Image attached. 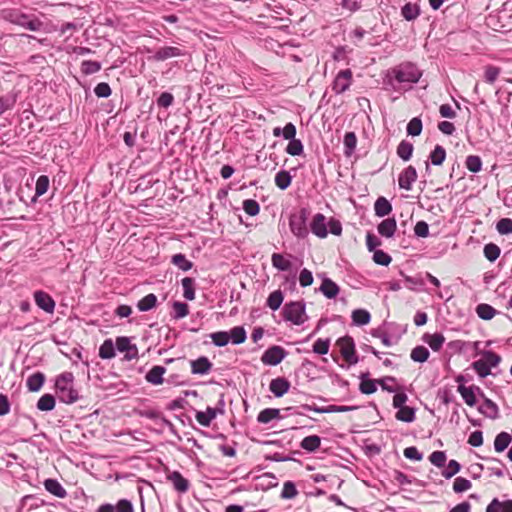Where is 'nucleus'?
Masks as SVG:
<instances>
[{"instance_id":"obj_5","label":"nucleus","mask_w":512,"mask_h":512,"mask_svg":"<svg viewBox=\"0 0 512 512\" xmlns=\"http://www.w3.org/2000/svg\"><path fill=\"white\" fill-rule=\"evenodd\" d=\"M287 356V351L278 345L269 347L262 355L261 361L265 365L276 366Z\"/></svg>"},{"instance_id":"obj_41","label":"nucleus","mask_w":512,"mask_h":512,"mask_svg":"<svg viewBox=\"0 0 512 512\" xmlns=\"http://www.w3.org/2000/svg\"><path fill=\"white\" fill-rule=\"evenodd\" d=\"M284 296L281 290H275L267 298L266 305L273 311L280 308L283 302Z\"/></svg>"},{"instance_id":"obj_35","label":"nucleus","mask_w":512,"mask_h":512,"mask_svg":"<svg viewBox=\"0 0 512 512\" xmlns=\"http://www.w3.org/2000/svg\"><path fill=\"white\" fill-rule=\"evenodd\" d=\"M183 287V297L186 300L192 301L195 299V280L190 277H185L181 281Z\"/></svg>"},{"instance_id":"obj_19","label":"nucleus","mask_w":512,"mask_h":512,"mask_svg":"<svg viewBox=\"0 0 512 512\" xmlns=\"http://www.w3.org/2000/svg\"><path fill=\"white\" fill-rule=\"evenodd\" d=\"M44 487L49 493L58 498H65L67 495V492L64 489V487L56 479H46L44 481Z\"/></svg>"},{"instance_id":"obj_29","label":"nucleus","mask_w":512,"mask_h":512,"mask_svg":"<svg viewBox=\"0 0 512 512\" xmlns=\"http://www.w3.org/2000/svg\"><path fill=\"white\" fill-rule=\"evenodd\" d=\"M115 349L112 339H105L99 347V357L102 359H112L116 354Z\"/></svg>"},{"instance_id":"obj_44","label":"nucleus","mask_w":512,"mask_h":512,"mask_svg":"<svg viewBox=\"0 0 512 512\" xmlns=\"http://www.w3.org/2000/svg\"><path fill=\"white\" fill-rule=\"evenodd\" d=\"M73 381H74V375L72 372L61 373L56 378V382H55L56 390L59 391L63 387L73 386Z\"/></svg>"},{"instance_id":"obj_58","label":"nucleus","mask_w":512,"mask_h":512,"mask_svg":"<svg viewBox=\"0 0 512 512\" xmlns=\"http://www.w3.org/2000/svg\"><path fill=\"white\" fill-rule=\"evenodd\" d=\"M174 310V319H182L189 314V307L186 303L175 301L172 304Z\"/></svg>"},{"instance_id":"obj_61","label":"nucleus","mask_w":512,"mask_h":512,"mask_svg":"<svg viewBox=\"0 0 512 512\" xmlns=\"http://www.w3.org/2000/svg\"><path fill=\"white\" fill-rule=\"evenodd\" d=\"M496 229L499 234L507 235L512 233V219L502 218L496 224Z\"/></svg>"},{"instance_id":"obj_13","label":"nucleus","mask_w":512,"mask_h":512,"mask_svg":"<svg viewBox=\"0 0 512 512\" xmlns=\"http://www.w3.org/2000/svg\"><path fill=\"white\" fill-rule=\"evenodd\" d=\"M483 403L478 407V411L486 418L495 420L499 418V408L491 399L484 397Z\"/></svg>"},{"instance_id":"obj_23","label":"nucleus","mask_w":512,"mask_h":512,"mask_svg":"<svg viewBox=\"0 0 512 512\" xmlns=\"http://www.w3.org/2000/svg\"><path fill=\"white\" fill-rule=\"evenodd\" d=\"M423 340L425 343H427L429 345V347L433 351H439L445 342V337L441 333H434V334L426 333L423 336Z\"/></svg>"},{"instance_id":"obj_15","label":"nucleus","mask_w":512,"mask_h":512,"mask_svg":"<svg viewBox=\"0 0 512 512\" xmlns=\"http://www.w3.org/2000/svg\"><path fill=\"white\" fill-rule=\"evenodd\" d=\"M211 369H212V363L205 356H201L198 359L191 361L192 374L205 375V374H208Z\"/></svg>"},{"instance_id":"obj_2","label":"nucleus","mask_w":512,"mask_h":512,"mask_svg":"<svg viewBox=\"0 0 512 512\" xmlns=\"http://www.w3.org/2000/svg\"><path fill=\"white\" fill-rule=\"evenodd\" d=\"M282 315L285 321L294 325H301L307 319L306 305L304 301H291L284 305Z\"/></svg>"},{"instance_id":"obj_36","label":"nucleus","mask_w":512,"mask_h":512,"mask_svg":"<svg viewBox=\"0 0 512 512\" xmlns=\"http://www.w3.org/2000/svg\"><path fill=\"white\" fill-rule=\"evenodd\" d=\"M414 146L407 140H402L397 147V155L404 161L410 160Z\"/></svg>"},{"instance_id":"obj_56","label":"nucleus","mask_w":512,"mask_h":512,"mask_svg":"<svg viewBox=\"0 0 512 512\" xmlns=\"http://www.w3.org/2000/svg\"><path fill=\"white\" fill-rule=\"evenodd\" d=\"M481 359L486 363V365H488L490 369L492 367H496L501 361V357L490 350L483 351Z\"/></svg>"},{"instance_id":"obj_39","label":"nucleus","mask_w":512,"mask_h":512,"mask_svg":"<svg viewBox=\"0 0 512 512\" xmlns=\"http://www.w3.org/2000/svg\"><path fill=\"white\" fill-rule=\"evenodd\" d=\"M156 304H157L156 295L153 293H150L138 301L137 308L141 312H146V311L153 309L156 306Z\"/></svg>"},{"instance_id":"obj_22","label":"nucleus","mask_w":512,"mask_h":512,"mask_svg":"<svg viewBox=\"0 0 512 512\" xmlns=\"http://www.w3.org/2000/svg\"><path fill=\"white\" fill-rule=\"evenodd\" d=\"M216 416L217 408L207 407L206 411H197L196 420L200 425L208 427Z\"/></svg>"},{"instance_id":"obj_34","label":"nucleus","mask_w":512,"mask_h":512,"mask_svg":"<svg viewBox=\"0 0 512 512\" xmlns=\"http://www.w3.org/2000/svg\"><path fill=\"white\" fill-rule=\"evenodd\" d=\"M280 418V410L277 408H265L257 416L259 423L267 424L271 420Z\"/></svg>"},{"instance_id":"obj_55","label":"nucleus","mask_w":512,"mask_h":512,"mask_svg":"<svg viewBox=\"0 0 512 512\" xmlns=\"http://www.w3.org/2000/svg\"><path fill=\"white\" fill-rule=\"evenodd\" d=\"M422 121L419 117L412 118L407 124V134L410 136H419L422 132Z\"/></svg>"},{"instance_id":"obj_6","label":"nucleus","mask_w":512,"mask_h":512,"mask_svg":"<svg viewBox=\"0 0 512 512\" xmlns=\"http://www.w3.org/2000/svg\"><path fill=\"white\" fill-rule=\"evenodd\" d=\"M337 344L340 346L341 355L351 365L358 362V357L355 354V344L350 336H345L338 339Z\"/></svg>"},{"instance_id":"obj_60","label":"nucleus","mask_w":512,"mask_h":512,"mask_svg":"<svg viewBox=\"0 0 512 512\" xmlns=\"http://www.w3.org/2000/svg\"><path fill=\"white\" fill-rule=\"evenodd\" d=\"M48 187H49L48 176H46V175L39 176L36 181L35 196L38 197V196L45 194L48 190Z\"/></svg>"},{"instance_id":"obj_30","label":"nucleus","mask_w":512,"mask_h":512,"mask_svg":"<svg viewBox=\"0 0 512 512\" xmlns=\"http://www.w3.org/2000/svg\"><path fill=\"white\" fill-rule=\"evenodd\" d=\"M344 155L350 157L357 145V136L354 132H347L343 139Z\"/></svg>"},{"instance_id":"obj_17","label":"nucleus","mask_w":512,"mask_h":512,"mask_svg":"<svg viewBox=\"0 0 512 512\" xmlns=\"http://www.w3.org/2000/svg\"><path fill=\"white\" fill-rule=\"evenodd\" d=\"M165 372V367L159 365L153 366L145 375V379L150 384L160 385L163 383V375Z\"/></svg>"},{"instance_id":"obj_3","label":"nucleus","mask_w":512,"mask_h":512,"mask_svg":"<svg viewBox=\"0 0 512 512\" xmlns=\"http://www.w3.org/2000/svg\"><path fill=\"white\" fill-rule=\"evenodd\" d=\"M389 74H393L398 83H417L422 75L417 66L411 62L400 64L393 68Z\"/></svg>"},{"instance_id":"obj_28","label":"nucleus","mask_w":512,"mask_h":512,"mask_svg":"<svg viewBox=\"0 0 512 512\" xmlns=\"http://www.w3.org/2000/svg\"><path fill=\"white\" fill-rule=\"evenodd\" d=\"M271 262L274 268L279 271H289L292 268V263L290 260L286 259L280 253H274L271 256Z\"/></svg>"},{"instance_id":"obj_59","label":"nucleus","mask_w":512,"mask_h":512,"mask_svg":"<svg viewBox=\"0 0 512 512\" xmlns=\"http://www.w3.org/2000/svg\"><path fill=\"white\" fill-rule=\"evenodd\" d=\"M330 347V339L319 338L313 344V352L319 355H325L328 353Z\"/></svg>"},{"instance_id":"obj_57","label":"nucleus","mask_w":512,"mask_h":512,"mask_svg":"<svg viewBox=\"0 0 512 512\" xmlns=\"http://www.w3.org/2000/svg\"><path fill=\"white\" fill-rule=\"evenodd\" d=\"M297 494L298 490L292 481L284 482L283 489L280 495L282 499H293L297 496Z\"/></svg>"},{"instance_id":"obj_37","label":"nucleus","mask_w":512,"mask_h":512,"mask_svg":"<svg viewBox=\"0 0 512 512\" xmlns=\"http://www.w3.org/2000/svg\"><path fill=\"white\" fill-rule=\"evenodd\" d=\"M352 321L358 326L367 325L371 321V315L365 309H356L352 312Z\"/></svg>"},{"instance_id":"obj_50","label":"nucleus","mask_w":512,"mask_h":512,"mask_svg":"<svg viewBox=\"0 0 512 512\" xmlns=\"http://www.w3.org/2000/svg\"><path fill=\"white\" fill-rule=\"evenodd\" d=\"M466 168L472 173H478L482 169V160L477 155H469L465 160Z\"/></svg>"},{"instance_id":"obj_54","label":"nucleus","mask_w":512,"mask_h":512,"mask_svg":"<svg viewBox=\"0 0 512 512\" xmlns=\"http://www.w3.org/2000/svg\"><path fill=\"white\" fill-rule=\"evenodd\" d=\"M210 338L215 346H226L230 341L229 333L226 331H218L210 334Z\"/></svg>"},{"instance_id":"obj_40","label":"nucleus","mask_w":512,"mask_h":512,"mask_svg":"<svg viewBox=\"0 0 512 512\" xmlns=\"http://www.w3.org/2000/svg\"><path fill=\"white\" fill-rule=\"evenodd\" d=\"M512 438L507 432L499 433L494 440V449L496 452H503L511 443Z\"/></svg>"},{"instance_id":"obj_11","label":"nucleus","mask_w":512,"mask_h":512,"mask_svg":"<svg viewBox=\"0 0 512 512\" xmlns=\"http://www.w3.org/2000/svg\"><path fill=\"white\" fill-rule=\"evenodd\" d=\"M182 55H184V53L180 48L174 46H165L159 48L152 56V59L154 61H165L167 59L179 57Z\"/></svg>"},{"instance_id":"obj_31","label":"nucleus","mask_w":512,"mask_h":512,"mask_svg":"<svg viewBox=\"0 0 512 512\" xmlns=\"http://www.w3.org/2000/svg\"><path fill=\"white\" fill-rule=\"evenodd\" d=\"M321 444V438L318 435H310L302 439L300 447L308 452H315Z\"/></svg>"},{"instance_id":"obj_10","label":"nucleus","mask_w":512,"mask_h":512,"mask_svg":"<svg viewBox=\"0 0 512 512\" xmlns=\"http://www.w3.org/2000/svg\"><path fill=\"white\" fill-rule=\"evenodd\" d=\"M166 479L173 485V488L179 493H186L189 490V481L178 471L170 472Z\"/></svg>"},{"instance_id":"obj_18","label":"nucleus","mask_w":512,"mask_h":512,"mask_svg":"<svg viewBox=\"0 0 512 512\" xmlns=\"http://www.w3.org/2000/svg\"><path fill=\"white\" fill-rule=\"evenodd\" d=\"M485 512H512V499L500 501L498 498H493Z\"/></svg>"},{"instance_id":"obj_62","label":"nucleus","mask_w":512,"mask_h":512,"mask_svg":"<svg viewBox=\"0 0 512 512\" xmlns=\"http://www.w3.org/2000/svg\"><path fill=\"white\" fill-rule=\"evenodd\" d=\"M461 469V465L456 460H450L446 469L442 471V475L446 479L452 478L456 475Z\"/></svg>"},{"instance_id":"obj_49","label":"nucleus","mask_w":512,"mask_h":512,"mask_svg":"<svg viewBox=\"0 0 512 512\" xmlns=\"http://www.w3.org/2000/svg\"><path fill=\"white\" fill-rule=\"evenodd\" d=\"M483 253L488 261L494 262L500 256L501 250L498 245L494 243H488L484 246Z\"/></svg>"},{"instance_id":"obj_43","label":"nucleus","mask_w":512,"mask_h":512,"mask_svg":"<svg viewBox=\"0 0 512 512\" xmlns=\"http://www.w3.org/2000/svg\"><path fill=\"white\" fill-rule=\"evenodd\" d=\"M54 407H55V398L51 394L42 395L37 402V408L40 411L48 412V411L53 410Z\"/></svg>"},{"instance_id":"obj_27","label":"nucleus","mask_w":512,"mask_h":512,"mask_svg":"<svg viewBox=\"0 0 512 512\" xmlns=\"http://www.w3.org/2000/svg\"><path fill=\"white\" fill-rule=\"evenodd\" d=\"M475 311L477 316L485 321L491 320L497 314V310L486 303L478 304Z\"/></svg>"},{"instance_id":"obj_12","label":"nucleus","mask_w":512,"mask_h":512,"mask_svg":"<svg viewBox=\"0 0 512 512\" xmlns=\"http://www.w3.org/2000/svg\"><path fill=\"white\" fill-rule=\"evenodd\" d=\"M290 386V382L286 378L277 377L271 380L269 389L275 397L279 398L289 391Z\"/></svg>"},{"instance_id":"obj_45","label":"nucleus","mask_w":512,"mask_h":512,"mask_svg":"<svg viewBox=\"0 0 512 512\" xmlns=\"http://www.w3.org/2000/svg\"><path fill=\"white\" fill-rule=\"evenodd\" d=\"M429 350L424 346H416L412 349L410 357L414 362L423 363L429 358Z\"/></svg>"},{"instance_id":"obj_64","label":"nucleus","mask_w":512,"mask_h":512,"mask_svg":"<svg viewBox=\"0 0 512 512\" xmlns=\"http://www.w3.org/2000/svg\"><path fill=\"white\" fill-rule=\"evenodd\" d=\"M472 486L471 482L463 477H457L454 480L453 483V491L455 493H462L464 491H467Z\"/></svg>"},{"instance_id":"obj_52","label":"nucleus","mask_w":512,"mask_h":512,"mask_svg":"<svg viewBox=\"0 0 512 512\" xmlns=\"http://www.w3.org/2000/svg\"><path fill=\"white\" fill-rule=\"evenodd\" d=\"M101 70V63L98 61L85 60L81 63V72L85 75H91Z\"/></svg>"},{"instance_id":"obj_38","label":"nucleus","mask_w":512,"mask_h":512,"mask_svg":"<svg viewBox=\"0 0 512 512\" xmlns=\"http://www.w3.org/2000/svg\"><path fill=\"white\" fill-rule=\"evenodd\" d=\"M292 182V176L289 171L281 170L275 176V184L280 190H286Z\"/></svg>"},{"instance_id":"obj_47","label":"nucleus","mask_w":512,"mask_h":512,"mask_svg":"<svg viewBox=\"0 0 512 512\" xmlns=\"http://www.w3.org/2000/svg\"><path fill=\"white\" fill-rule=\"evenodd\" d=\"M446 158V151L441 145H436L434 150L431 151L429 159L435 166H440Z\"/></svg>"},{"instance_id":"obj_48","label":"nucleus","mask_w":512,"mask_h":512,"mask_svg":"<svg viewBox=\"0 0 512 512\" xmlns=\"http://www.w3.org/2000/svg\"><path fill=\"white\" fill-rule=\"evenodd\" d=\"M419 7L415 4L407 3L401 9V14L407 21L415 20L419 16Z\"/></svg>"},{"instance_id":"obj_14","label":"nucleus","mask_w":512,"mask_h":512,"mask_svg":"<svg viewBox=\"0 0 512 512\" xmlns=\"http://www.w3.org/2000/svg\"><path fill=\"white\" fill-rule=\"evenodd\" d=\"M325 216L321 213H317L311 222V231L314 235L319 238H325L328 234Z\"/></svg>"},{"instance_id":"obj_7","label":"nucleus","mask_w":512,"mask_h":512,"mask_svg":"<svg viewBox=\"0 0 512 512\" xmlns=\"http://www.w3.org/2000/svg\"><path fill=\"white\" fill-rule=\"evenodd\" d=\"M352 83V71L350 69L341 70L335 77L332 90L336 94H342L349 89Z\"/></svg>"},{"instance_id":"obj_21","label":"nucleus","mask_w":512,"mask_h":512,"mask_svg":"<svg viewBox=\"0 0 512 512\" xmlns=\"http://www.w3.org/2000/svg\"><path fill=\"white\" fill-rule=\"evenodd\" d=\"M319 290L323 293V295L328 299H333L339 293V286L332 281L330 278H325L322 281V284Z\"/></svg>"},{"instance_id":"obj_63","label":"nucleus","mask_w":512,"mask_h":512,"mask_svg":"<svg viewBox=\"0 0 512 512\" xmlns=\"http://www.w3.org/2000/svg\"><path fill=\"white\" fill-rule=\"evenodd\" d=\"M373 260L378 265L388 266L391 263L392 258L383 250H375L373 254Z\"/></svg>"},{"instance_id":"obj_9","label":"nucleus","mask_w":512,"mask_h":512,"mask_svg":"<svg viewBox=\"0 0 512 512\" xmlns=\"http://www.w3.org/2000/svg\"><path fill=\"white\" fill-rule=\"evenodd\" d=\"M416 179L417 171L415 167L410 165L400 173L398 178L399 187L406 191H410L412 189V184L416 181Z\"/></svg>"},{"instance_id":"obj_1","label":"nucleus","mask_w":512,"mask_h":512,"mask_svg":"<svg viewBox=\"0 0 512 512\" xmlns=\"http://www.w3.org/2000/svg\"><path fill=\"white\" fill-rule=\"evenodd\" d=\"M2 18L30 31H41L44 29V23L37 16L23 13L19 9L3 10Z\"/></svg>"},{"instance_id":"obj_46","label":"nucleus","mask_w":512,"mask_h":512,"mask_svg":"<svg viewBox=\"0 0 512 512\" xmlns=\"http://www.w3.org/2000/svg\"><path fill=\"white\" fill-rule=\"evenodd\" d=\"M171 262L182 271H188L193 267V263L182 253L173 255Z\"/></svg>"},{"instance_id":"obj_32","label":"nucleus","mask_w":512,"mask_h":512,"mask_svg":"<svg viewBox=\"0 0 512 512\" xmlns=\"http://www.w3.org/2000/svg\"><path fill=\"white\" fill-rule=\"evenodd\" d=\"M457 391L460 393L464 402L468 406H470V407L475 406L477 400H476L474 388L467 387L465 385H458Z\"/></svg>"},{"instance_id":"obj_4","label":"nucleus","mask_w":512,"mask_h":512,"mask_svg":"<svg viewBox=\"0 0 512 512\" xmlns=\"http://www.w3.org/2000/svg\"><path fill=\"white\" fill-rule=\"evenodd\" d=\"M308 216L309 212L306 208H302L299 212L290 216L289 227L294 236L298 238H305L308 235Z\"/></svg>"},{"instance_id":"obj_16","label":"nucleus","mask_w":512,"mask_h":512,"mask_svg":"<svg viewBox=\"0 0 512 512\" xmlns=\"http://www.w3.org/2000/svg\"><path fill=\"white\" fill-rule=\"evenodd\" d=\"M397 223L395 218H387L377 226L378 233L386 238H392L396 232Z\"/></svg>"},{"instance_id":"obj_8","label":"nucleus","mask_w":512,"mask_h":512,"mask_svg":"<svg viewBox=\"0 0 512 512\" xmlns=\"http://www.w3.org/2000/svg\"><path fill=\"white\" fill-rule=\"evenodd\" d=\"M34 301L36 305L47 313H53L55 309V301L46 292L38 290L34 292Z\"/></svg>"},{"instance_id":"obj_24","label":"nucleus","mask_w":512,"mask_h":512,"mask_svg":"<svg viewBox=\"0 0 512 512\" xmlns=\"http://www.w3.org/2000/svg\"><path fill=\"white\" fill-rule=\"evenodd\" d=\"M361 382L359 390L362 394L370 395L377 390V380L369 379L368 373H364L360 376Z\"/></svg>"},{"instance_id":"obj_51","label":"nucleus","mask_w":512,"mask_h":512,"mask_svg":"<svg viewBox=\"0 0 512 512\" xmlns=\"http://www.w3.org/2000/svg\"><path fill=\"white\" fill-rule=\"evenodd\" d=\"M285 151L291 156H299L303 154L304 147L301 140L295 138L289 141Z\"/></svg>"},{"instance_id":"obj_20","label":"nucleus","mask_w":512,"mask_h":512,"mask_svg":"<svg viewBox=\"0 0 512 512\" xmlns=\"http://www.w3.org/2000/svg\"><path fill=\"white\" fill-rule=\"evenodd\" d=\"M59 400L65 404H73L79 399V394L73 386L63 387L57 391Z\"/></svg>"},{"instance_id":"obj_42","label":"nucleus","mask_w":512,"mask_h":512,"mask_svg":"<svg viewBox=\"0 0 512 512\" xmlns=\"http://www.w3.org/2000/svg\"><path fill=\"white\" fill-rule=\"evenodd\" d=\"M230 341L234 345H239L245 342L247 335L242 326L233 327L229 332Z\"/></svg>"},{"instance_id":"obj_33","label":"nucleus","mask_w":512,"mask_h":512,"mask_svg":"<svg viewBox=\"0 0 512 512\" xmlns=\"http://www.w3.org/2000/svg\"><path fill=\"white\" fill-rule=\"evenodd\" d=\"M415 413V408L404 406L397 411V413L395 414V418L402 422L411 423L416 418Z\"/></svg>"},{"instance_id":"obj_26","label":"nucleus","mask_w":512,"mask_h":512,"mask_svg":"<svg viewBox=\"0 0 512 512\" xmlns=\"http://www.w3.org/2000/svg\"><path fill=\"white\" fill-rule=\"evenodd\" d=\"M45 381V376L41 372H36L27 378L26 385L29 391L37 392L41 389Z\"/></svg>"},{"instance_id":"obj_53","label":"nucleus","mask_w":512,"mask_h":512,"mask_svg":"<svg viewBox=\"0 0 512 512\" xmlns=\"http://www.w3.org/2000/svg\"><path fill=\"white\" fill-rule=\"evenodd\" d=\"M16 103V95L15 94H6L0 97V116L12 109Z\"/></svg>"},{"instance_id":"obj_25","label":"nucleus","mask_w":512,"mask_h":512,"mask_svg":"<svg viewBox=\"0 0 512 512\" xmlns=\"http://www.w3.org/2000/svg\"><path fill=\"white\" fill-rule=\"evenodd\" d=\"M375 215L385 217L392 211L391 203L385 197H379L374 204Z\"/></svg>"}]
</instances>
